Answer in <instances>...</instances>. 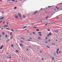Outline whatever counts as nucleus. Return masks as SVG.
I'll return each mask as SVG.
<instances>
[{"instance_id":"f257e3e1","label":"nucleus","mask_w":62,"mask_h":62,"mask_svg":"<svg viewBox=\"0 0 62 62\" xmlns=\"http://www.w3.org/2000/svg\"><path fill=\"white\" fill-rule=\"evenodd\" d=\"M18 15L20 18L21 19H22V16L21 14H20V13H18Z\"/></svg>"},{"instance_id":"f03ea898","label":"nucleus","mask_w":62,"mask_h":62,"mask_svg":"<svg viewBox=\"0 0 62 62\" xmlns=\"http://www.w3.org/2000/svg\"><path fill=\"white\" fill-rule=\"evenodd\" d=\"M8 27V25H6L4 26V27Z\"/></svg>"},{"instance_id":"7ed1b4c3","label":"nucleus","mask_w":62,"mask_h":62,"mask_svg":"<svg viewBox=\"0 0 62 62\" xmlns=\"http://www.w3.org/2000/svg\"><path fill=\"white\" fill-rule=\"evenodd\" d=\"M15 18H18V16H15Z\"/></svg>"},{"instance_id":"20e7f679","label":"nucleus","mask_w":62,"mask_h":62,"mask_svg":"<svg viewBox=\"0 0 62 62\" xmlns=\"http://www.w3.org/2000/svg\"><path fill=\"white\" fill-rule=\"evenodd\" d=\"M3 45H2L0 47V49H2V48H3Z\"/></svg>"},{"instance_id":"39448f33","label":"nucleus","mask_w":62,"mask_h":62,"mask_svg":"<svg viewBox=\"0 0 62 62\" xmlns=\"http://www.w3.org/2000/svg\"><path fill=\"white\" fill-rule=\"evenodd\" d=\"M4 17H2V18H1L0 19V20H3V19H4Z\"/></svg>"},{"instance_id":"423d86ee","label":"nucleus","mask_w":62,"mask_h":62,"mask_svg":"<svg viewBox=\"0 0 62 62\" xmlns=\"http://www.w3.org/2000/svg\"><path fill=\"white\" fill-rule=\"evenodd\" d=\"M51 57H52V60H54V57H53L52 56H51Z\"/></svg>"},{"instance_id":"0eeeda50","label":"nucleus","mask_w":62,"mask_h":62,"mask_svg":"<svg viewBox=\"0 0 62 62\" xmlns=\"http://www.w3.org/2000/svg\"><path fill=\"white\" fill-rule=\"evenodd\" d=\"M38 12V11H35V13H34V14H36Z\"/></svg>"},{"instance_id":"6e6552de","label":"nucleus","mask_w":62,"mask_h":62,"mask_svg":"<svg viewBox=\"0 0 62 62\" xmlns=\"http://www.w3.org/2000/svg\"><path fill=\"white\" fill-rule=\"evenodd\" d=\"M38 39H41V38L39 37H38Z\"/></svg>"},{"instance_id":"1a4fd4ad","label":"nucleus","mask_w":62,"mask_h":62,"mask_svg":"<svg viewBox=\"0 0 62 62\" xmlns=\"http://www.w3.org/2000/svg\"><path fill=\"white\" fill-rule=\"evenodd\" d=\"M12 38H13V36H11V38H10V39H12Z\"/></svg>"},{"instance_id":"9d476101","label":"nucleus","mask_w":62,"mask_h":62,"mask_svg":"<svg viewBox=\"0 0 62 62\" xmlns=\"http://www.w3.org/2000/svg\"><path fill=\"white\" fill-rule=\"evenodd\" d=\"M12 32H10V34L11 35H12Z\"/></svg>"},{"instance_id":"9b49d317","label":"nucleus","mask_w":62,"mask_h":62,"mask_svg":"<svg viewBox=\"0 0 62 62\" xmlns=\"http://www.w3.org/2000/svg\"><path fill=\"white\" fill-rule=\"evenodd\" d=\"M46 47H47L48 48H50V47L49 46H46Z\"/></svg>"},{"instance_id":"f8f14e48","label":"nucleus","mask_w":62,"mask_h":62,"mask_svg":"<svg viewBox=\"0 0 62 62\" xmlns=\"http://www.w3.org/2000/svg\"><path fill=\"white\" fill-rule=\"evenodd\" d=\"M23 18H25V16L24 15H23Z\"/></svg>"},{"instance_id":"ddd939ff","label":"nucleus","mask_w":62,"mask_h":62,"mask_svg":"<svg viewBox=\"0 0 62 62\" xmlns=\"http://www.w3.org/2000/svg\"><path fill=\"white\" fill-rule=\"evenodd\" d=\"M11 30L13 32H14V30H12V29H11Z\"/></svg>"},{"instance_id":"4468645a","label":"nucleus","mask_w":62,"mask_h":62,"mask_svg":"<svg viewBox=\"0 0 62 62\" xmlns=\"http://www.w3.org/2000/svg\"><path fill=\"white\" fill-rule=\"evenodd\" d=\"M33 28H37V27H34Z\"/></svg>"},{"instance_id":"2eb2a0df","label":"nucleus","mask_w":62,"mask_h":62,"mask_svg":"<svg viewBox=\"0 0 62 62\" xmlns=\"http://www.w3.org/2000/svg\"><path fill=\"white\" fill-rule=\"evenodd\" d=\"M21 39H24V38H23L22 37H21Z\"/></svg>"},{"instance_id":"dca6fc26","label":"nucleus","mask_w":62,"mask_h":62,"mask_svg":"<svg viewBox=\"0 0 62 62\" xmlns=\"http://www.w3.org/2000/svg\"><path fill=\"white\" fill-rule=\"evenodd\" d=\"M5 38H7V34H6L5 35Z\"/></svg>"},{"instance_id":"f3484780","label":"nucleus","mask_w":62,"mask_h":62,"mask_svg":"<svg viewBox=\"0 0 62 62\" xmlns=\"http://www.w3.org/2000/svg\"><path fill=\"white\" fill-rule=\"evenodd\" d=\"M38 34H41V32H38Z\"/></svg>"},{"instance_id":"a211bd4d","label":"nucleus","mask_w":62,"mask_h":62,"mask_svg":"<svg viewBox=\"0 0 62 62\" xmlns=\"http://www.w3.org/2000/svg\"><path fill=\"white\" fill-rule=\"evenodd\" d=\"M19 45L21 46H23V45H22V44H20Z\"/></svg>"},{"instance_id":"6ab92c4d","label":"nucleus","mask_w":62,"mask_h":62,"mask_svg":"<svg viewBox=\"0 0 62 62\" xmlns=\"http://www.w3.org/2000/svg\"><path fill=\"white\" fill-rule=\"evenodd\" d=\"M59 48H58L57 49V51H59Z\"/></svg>"},{"instance_id":"aec40b11","label":"nucleus","mask_w":62,"mask_h":62,"mask_svg":"<svg viewBox=\"0 0 62 62\" xmlns=\"http://www.w3.org/2000/svg\"><path fill=\"white\" fill-rule=\"evenodd\" d=\"M16 52H17V53H19V51H18L17 50H16Z\"/></svg>"},{"instance_id":"412c9836","label":"nucleus","mask_w":62,"mask_h":62,"mask_svg":"<svg viewBox=\"0 0 62 62\" xmlns=\"http://www.w3.org/2000/svg\"><path fill=\"white\" fill-rule=\"evenodd\" d=\"M47 30H48V31H49V30H50V29H47Z\"/></svg>"},{"instance_id":"4be33fe9","label":"nucleus","mask_w":62,"mask_h":62,"mask_svg":"<svg viewBox=\"0 0 62 62\" xmlns=\"http://www.w3.org/2000/svg\"><path fill=\"white\" fill-rule=\"evenodd\" d=\"M6 29L7 30H10V29H9L8 28H6Z\"/></svg>"},{"instance_id":"5701e85b","label":"nucleus","mask_w":62,"mask_h":62,"mask_svg":"<svg viewBox=\"0 0 62 62\" xmlns=\"http://www.w3.org/2000/svg\"><path fill=\"white\" fill-rule=\"evenodd\" d=\"M14 8L15 9H16L17 8H16V7H14Z\"/></svg>"},{"instance_id":"b1692460","label":"nucleus","mask_w":62,"mask_h":62,"mask_svg":"<svg viewBox=\"0 0 62 62\" xmlns=\"http://www.w3.org/2000/svg\"><path fill=\"white\" fill-rule=\"evenodd\" d=\"M15 1V0H12V2H14V1Z\"/></svg>"},{"instance_id":"393cba45","label":"nucleus","mask_w":62,"mask_h":62,"mask_svg":"<svg viewBox=\"0 0 62 62\" xmlns=\"http://www.w3.org/2000/svg\"><path fill=\"white\" fill-rule=\"evenodd\" d=\"M47 24H48V23H46V24H45L44 25L45 26V25H46Z\"/></svg>"},{"instance_id":"a878e982","label":"nucleus","mask_w":62,"mask_h":62,"mask_svg":"<svg viewBox=\"0 0 62 62\" xmlns=\"http://www.w3.org/2000/svg\"><path fill=\"white\" fill-rule=\"evenodd\" d=\"M11 46L12 47H14V46H13V45H11Z\"/></svg>"},{"instance_id":"bb28decb","label":"nucleus","mask_w":62,"mask_h":62,"mask_svg":"<svg viewBox=\"0 0 62 62\" xmlns=\"http://www.w3.org/2000/svg\"><path fill=\"white\" fill-rule=\"evenodd\" d=\"M36 30L37 31H39V29H36Z\"/></svg>"},{"instance_id":"cd10ccee","label":"nucleus","mask_w":62,"mask_h":62,"mask_svg":"<svg viewBox=\"0 0 62 62\" xmlns=\"http://www.w3.org/2000/svg\"><path fill=\"white\" fill-rule=\"evenodd\" d=\"M39 35L40 36H41V34H39Z\"/></svg>"},{"instance_id":"c85d7f7f","label":"nucleus","mask_w":62,"mask_h":62,"mask_svg":"<svg viewBox=\"0 0 62 62\" xmlns=\"http://www.w3.org/2000/svg\"><path fill=\"white\" fill-rule=\"evenodd\" d=\"M26 26H25L23 27V28H26Z\"/></svg>"},{"instance_id":"c756f323","label":"nucleus","mask_w":62,"mask_h":62,"mask_svg":"<svg viewBox=\"0 0 62 62\" xmlns=\"http://www.w3.org/2000/svg\"><path fill=\"white\" fill-rule=\"evenodd\" d=\"M5 34V33L4 32H3L2 33V34H3V35H4V34Z\"/></svg>"},{"instance_id":"7c9ffc66","label":"nucleus","mask_w":62,"mask_h":62,"mask_svg":"<svg viewBox=\"0 0 62 62\" xmlns=\"http://www.w3.org/2000/svg\"><path fill=\"white\" fill-rule=\"evenodd\" d=\"M45 39H48V38H47V37H46L45 38Z\"/></svg>"},{"instance_id":"2f4dec72","label":"nucleus","mask_w":62,"mask_h":62,"mask_svg":"<svg viewBox=\"0 0 62 62\" xmlns=\"http://www.w3.org/2000/svg\"><path fill=\"white\" fill-rule=\"evenodd\" d=\"M56 53L57 54H58V51H56Z\"/></svg>"},{"instance_id":"473e14b6","label":"nucleus","mask_w":62,"mask_h":62,"mask_svg":"<svg viewBox=\"0 0 62 62\" xmlns=\"http://www.w3.org/2000/svg\"><path fill=\"white\" fill-rule=\"evenodd\" d=\"M2 22H3L2 21H0V23H2Z\"/></svg>"},{"instance_id":"72a5a7b5","label":"nucleus","mask_w":62,"mask_h":62,"mask_svg":"<svg viewBox=\"0 0 62 62\" xmlns=\"http://www.w3.org/2000/svg\"><path fill=\"white\" fill-rule=\"evenodd\" d=\"M47 37H49V34H47Z\"/></svg>"},{"instance_id":"f704fd0d","label":"nucleus","mask_w":62,"mask_h":62,"mask_svg":"<svg viewBox=\"0 0 62 62\" xmlns=\"http://www.w3.org/2000/svg\"><path fill=\"white\" fill-rule=\"evenodd\" d=\"M48 23V24H50V23Z\"/></svg>"},{"instance_id":"c9c22d12","label":"nucleus","mask_w":62,"mask_h":62,"mask_svg":"<svg viewBox=\"0 0 62 62\" xmlns=\"http://www.w3.org/2000/svg\"><path fill=\"white\" fill-rule=\"evenodd\" d=\"M32 33H33V34H36V33L34 32H33Z\"/></svg>"},{"instance_id":"e433bc0d","label":"nucleus","mask_w":62,"mask_h":62,"mask_svg":"<svg viewBox=\"0 0 62 62\" xmlns=\"http://www.w3.org/2000/svg\"><path fill=\"white\" fill-rule=\"evenodd\" d=\"M27 40H28V41H30L31 40L27 39Z\"/></svg>"},{"instance_id":"4c0bfd02","label":"nucleus","mask_w":62,"mask_h":62,"mask_svg":"<svg viewBox=\"0 0 62 62\" xmlns=\"http://www.w3.org/2000/svg\"><path fill=\"white\" fill-rule=\"evenodd\" d=\"M49 35H50V36H51V33H49Z\"/></svg>"},{"instance_id":"58836bf2","label":"nucleus","mask_w":62,"mask_h":62,"mask_svg":"<svg viewBox=\"0 0 62 62\" xmlns=\"http://www.w3.org/2000/svg\"><path fill=\"white\" fill-rule=\"evenodd\" d=\"M2 13H3V14H4V12H2Z\"/></svg>"},{"instance_id":"ea45409f","label":"nucleus","mask_w":62,"mask_h":62,"mask_svg":"<svg viewBox=\"0 0 62 62\" xmlns=\"http://www.w3.org/2000/svg\"><path fill=\"white\" fill-rule=\"evenodd\" d=\"M8 1H11V0H7Z\"/></svg>"},{"instance_id":"a19ab883","label":"nucleus","mask_w":62,"mask_h":62,"mask_svg":"<svg viewBox=\"0 0 62 62\" xmlns=\"http://www.w3.org/2000/svg\"><path fill=\"white\" fill-rule=\"evenodd\" d=\"M48 8H51V6H48Z\"/></svg>"},{"instance_id":"79ce46f5","label":"nucleus","mask_w":62,"mask_h":62,"mask_svg":"<svg viewBox=\"0 0 62 62\" xmlns=\"http://www.w3.org/2000/svg\"><path fill=\"white\" fill-rule=\"evenodd\" d=\"M20 42H23L22 41H20Z\"/></svg>"},{"instance_id":"37998d69","label":"nucleus","mask_w":62,"mask_h":62,"mask_svg":"<svg viewBox=\"0 0 62 62\" xmlns=\"http://www.w3.org/2000/svg\"><path fill=\"white\" fill-rule=\"evenodd\" d=\"M30 35H32V33H30Z\"/></svg>"},{"instance_id":"c03bdc74","label":"nucleus","mask_w":62,"mask_h":62,"mask_svg":"<svg viewBox=\"0 0 62 62\" xmlns=\"http://www.w3.org/2000/svg\"><path fill=\"white\" fill-rule=\"evenodd\" d=\"M5 23V22H3V24Z\"/></svg>"},{"instance_id":"a18cd8bd","label":"nucleus","mask_w":62,"mask_h":62,"mask_svg":"<svg viewBox=\"0 0 62 62\" xmlns=\"http://www.w3.org/2000/svg\"><path fill=\"white\" fill-rule=\"evenodd\" d=\"M46 19H48V17H46Z\"/></svg>"},{"instance_id":"49530a36","label":"nucleus","mask_w":62,"mask_h":62,"mask_svg":"<svg viewBox=\"0 0 62 62\" xmlns=\"http://www.w3.org/2000/svg\"><path fill=\"white\" fill-rule=\"evenodd\" d=\"M56 31L57 32H58V31L57 30H56Z\"/></svg>"},{"instance_id":"de8ad7c7","label":"nucleus","mask_w":62,"mask_h":62,"mask_svg":"<svg viewBox=\"0 0 62 62\" xmlns=\"http://www.w3.org/2000/svg\"><path fill=\"white\" fill-rule=\"evenodd\" d=\"M1 29L2 30V29H3V28H1Z\"/></svg>"},{"instance_id":"09e8293b","label":"nucleus","mask_w":62,"mask_h":62,"mask_svg":"<svg viewBox=\"0 0 62 62\" xmlns=\"http://www.w3.org/2000/svg\"><path fill=\"white\" fill-rule=\"evenodd\" d=\"M28 47H29V48H30V46H28Z\"/></svg>"},{"instance_id":"8fccbe9b","label":"nucleus","mask_w":62,"mask_h":62,"mask_svg":"<svg viewBox=\"0 0 62 62\" xmlns=\"http://www.w3.org/2000/svg\"><path fill=\"white\" fill-rule=\"evenodd\" d=\"M6 23H7V24L8 25V23L7 22H6Z\"/></svg>"},{"instance_id":"3c124183","label":"nucleus","mask_w":62,"mask_h":62,"mask_svg":"<svg viewBox=\"0 0 62 62\" xmlns=\"http://www.w3.org/2000/svg\"><path fill=\"white\" fill-rule=\"evenodd\" d=\"M1 37V35H0V38Z\"/></svg>"},{"instance_id":"603ef678","label":"nucleus","mask_w":62,"mask_h":62,"mask_svg":"<svg viewBox=\"0 0 62 62\" xmlns=\"http://www.w3.org/2000/svg\"><path fill=\"white\" fill-rule=\"evenodd\" d=\"M42 60H43V59L42 58Z\"/></svg>"},{"instance_id":"864d4df0","label":"nucleus","mask_w":62,"mask_h":62,"mask_svg":"<svg viewBox=\"0 0 62 62\" xmlns=\"http://www.w3.org/2000/svg\"><path fill=\"white\" fill-rule=\"evenodd\" d=\"M56 41H57V40H55Z\"/></svg>"},{"instance_id":"5fc2aeb1","label":"nucleus","mask_w":62,"mask_h":62,"mask_svg":"<svg viewBox=\"0 0 62 62\" xmlns=\"http://www.w3.org/2000/svg\"><path fill=\"white\" fill-rule=\"evenodd\" d=\"M40 53H42V51H40Z\"/></svg>"},{"instance_id":"6e6d98bb","label":"nucleus","mask_w":62,"mask_h":62,"mask_svg":"<svg viewBox=\"0 0 62 62\" xmlns=\"http://www.w3.org/2000/svg\"><path fill=\"white\" fill-rule=\"evenodd\" d=\"M34 24H32L31 25H34Z\"/></svg>"},{"instance_id":"4d7b16f0","label":"nucleus","mask_w":62,"mask_h":62,"mask_svg":"<svg viewBox=\"0 0 62 62\" xmlns=\"http://www.w3.org/2000/svg\"><path fill=\"white\" fill-rule=\"evenodd\" d=\"M57 9H59V8H57Z\"/></svg>"},{"instance_id":"13d9d810","label":"nucleus","mask_w":62,"mask_h":62,"mask_svg":"<svg viewBox=\"0 0 62 62\" xmlns=\"http://www.w3.org/2000/svg\"><path fill=\"white\" fill-rule=\"evenodd\" d=\"M9 58H10V59H11V57H9Z\"/></svg>"},{"instance_id":"bf43d9fd","label":"nucleus","mask_w":62,"mask_h":62,"mask_svg":"<svg viewBox=\"0 0 62 62\" xmlns=\"http://www.w3.org/2000/svg\"><path fill=\"white\" fill-rule=\"evenodd\" d=\"M42 8H41L40 10H42Z\"/></svg>"},{"instance_id":"052dcab7","label":"nucleus","mask_w":62,"mask_h":62,"mask_svg":"<svg viewBox=\"0 0 62 62\" xmlns=\"http://www.w3.org/2000/svg\"><path fill=\"white\" fill-rule=\"evenodd\" d=\"M57 8V7H55L56 8Z\"/></svg>"},{"instance_id":"680f3d73","label":"nucleus","mask_w":62,"mask_h":62,"mask_svg":"<svg viewBox=\"0 0 62 62\" xmlns=\"http://www.w3.org/2000/svg\"><path fill=\"white\" fill-rule=\"evenodd\" d=\"M46 43H47V41H46Z\"/></svg>"},{"instance_id":"e2e57ef3","label":"nucleus","mask_w":62,"mask_h":62,"mask_svg":"<svg viewBox=\"0 0 62 62\" xmlns=\"http://www.w3.org/2000/svg\"><path fill=\"white\" fill-rule=\"evenodd\" d=\"M52 45H54V44H53V43H52Z\"/></svg>"},{"instance_id":"0e129e2a","label":"nucleus","mask_w":62,"mask_h":62,"mask_svg":"<svg viewBox=\"0 0 62 62\" xmlns=\"http://www.w3.org/2000/svg\"><path fill=\"white\" fill-rule=\"evenodd\" d=\"M27 51H28V49H27Z\"/></svg>"},{"instance_id":"69168bd1","label":"nucleus","mask_w":62,"mask_h":62,"mask_svg":"<svg viewBox=\"0 0 62 62\" xmlns=\"http://www.w3.org/2000/svg\"><path fill=\"white\" fill-rule=\"evenodd\" d=\"M30 39H32V38H30Z\"/></svg>"},{"instance_id":"338daca9","label":"nucleus","mask_w":62,"mask_h":62,"mask_svg":"<svg viewBox=\"0 0 62 62\" xmlns=\"http://www.w3.org/2000/svg\"><path fill=\"white\" fill-rule=\"evenodd\" d=\"M8 40H7V41H6V42H8Z\"/></svg>"},{"instance_id":"774afa93","label":"nucleus","mask_w":62,"mask_h":62,"mask_svg":"<svg viewBox=\"0 0 62 62\" xmlns=\"http://www.w3.org/2000/svg\"><path fill=\"white\" fill-rule=\"evenodd\" d=\"M50 40H49V41H50Z\"/></svg>"}]
</instances>
